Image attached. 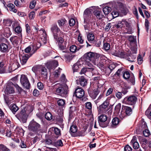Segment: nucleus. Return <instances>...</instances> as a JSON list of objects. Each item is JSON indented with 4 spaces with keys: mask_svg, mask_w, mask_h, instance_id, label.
<instances>
[{
    "mask_svg": "<svg viewBox=\"0 0 151 151\" xmlns=\"http://www.w3.org/2000/svg\"><path fill=\"white\" fill-rule=\"evenodd\" d=\"M123 20L122 21H119L117 22L114 25L113 28L116 27L117 29H121L122 27H123Z\"/></svg>",
    "mask_w": 151,
    "mask_h": 151,
    "instance_id": "29",
    "label": "nucleus"
},
{
    "mask_svg": "<svg viewBox=\"0 0 151 151\" xmlns=\"http://www.w3.org/2000/svg\"><path fill=\"white\" fill-rule=\"evenodd\" d=\"M58 65V61L55 60L48 62L46 64V67L49 70L55 69Z\"/></svg>",
    "mask_w": 151,
    "mask_h": 151,
    "instance_id": "12",
    "label": "nucleus"
},
{
    "mask_svg": "<svg viewBox=\"0 0 151 151\" xmlns=\"http://www.w3.org/2000/svg\"><path fill=\"white\" fill-rule=\"evenodd\" d=\"M38 88L40 90H42L44 88V85L42 83L39 82L37 83V84Z\"/></svg>",
    "mask_w": 151,
    "mask_h": 151,
    "instance_id": "62",
    "label": "nucleus"
},
{
    "mask_svg": "<svg viewBox=\"0 0 151 151\" xmlns=\"http://www.w3.org/2000/svg\"><path fill=\"white\" fill-rule=\"evenodd\" d=\"M19 66V63L17 62H16L13 63L11 66L9 67L8 70L9 72L11 73L17 69Z\"/></svg>",
    "mask_w": 151,
    "mask_h": 151,
    "instance_id": "21",
    "label": "nucleus"
},
{
    "mask_svg": "<svg viewBox=\"0 0 151 151\" xmlns=\"http://www.w3.org/2000/svg\"><path fill=\"white\" fill-rule=\"evenodd\" d=\"M57 103L60 106H63L65 104V101L64 99H60L57 101Z\"/></svg>",
    "mask_w": 151,
    "mask_h": 151,
    "instance_id": "37",
    "label": "nucleus"
},
{
    "mask_svg": "<svg viewBox=\"0 0 151 151\" xmlns=\"http://www.w3.org/2000/svg\"><path fill=\"white\" fill-rule=\"evenodd\" d=\"M134 46L131 47V50L132 52L133 53H136L137 50V46L136 45V44H133Z\"/></svg>",
    "mask_w": 151,
    "mask_h": 151,
    "instance_id": "51",
    "label": "nucleus"
},
{
    "mask_svg": "<svg viewBox=\"0 0 151 151\" xmlns=\"http://www.w3.org/2000/svg\"><path fill=\"white\" fill-rule=\"evenodd\" d=\"M101 11L96 10L94 12V14L97 19H102L104 17L103 15L101 14Z\"/></svg>",
    "mask_w": 151,
    "mask_h": 151,
    "instance_id": "34",
    "label": "nucleus"
},
{
    "mask_svg": "<svg viewBox=\"0 0 151 151\" xmlns=\"http://www.w3.org/2000/svg\"><path fill=\"white\" fill-rule=\"evenodd\" d=\"M123 76L124 79H128L131 76H130V74L128 72L126 71L123 73Z\"/></svg>",
    "mask_w": 151,
    "mask_h": 151,
    "instance_id": "45",
    "label": "nucleus"
},
{
    "mask_svg": "<svg viewBox=\"0 0 151 151\" xmlns=\"http://www.w3.org/2000/svg\"><path fill=\"white\" fill-rule=\"evenodd\" d=\"M34 53V52H33L31 54L29 55L27 54L24 55L22 57L20 58V60L21 64L22 65L25 64L26 63L29 58Z\"/></svg>",
    "mask_w": 151,
    "mask_h": 151,
    "instance_id": "18",
    "label": "nucleus"
},
{
    "mask_svg": "<svg viewBox=\"0 0 151 151\" xmlns=\"http://www.w3.org/2000/svg\"><path fill=\"white\" fill-rule=\"evenodd\" d=\"M36 2V1L35 0H33L31 1L29 6V8L31 9H33L35 6Z\"/></svg>",
    "mask_w": 151,
    "mask_h": 151,
    "instance_id": "48",
    "label": "nucleus"
},
{
    "mask_svg": "<svg viewBox=\"0 0 151 151\" xmlns=\"http://www.w3.org/2000/svg\"><path fill=\"white\" fill-rule=\"evenodd\" d=\"M85 94L84 91L81 88H78L75 91V94L77 98H81L83 97Z\"/></svg>",
    "mask_w": 151,
    "mask_h": 151,
    "instance_id": "15",
    "label": "nucleus"
},
{
    "mask_svg": "<svg viewBox=\"0 0 151 151\" xmlns=\"http://www.w3.org/2000/svg\"><path fill=\"white\" fill-rule=\"evenodd\" d=\"M99 89L97 87H94L93 86H91L88 90V93L90 96L93 99H96L99 93Z\"/></svg>",
    "mask_w": 151,
    "mask_h": 151,
    "instance_id": "5",
    "label": "nucleus"
},
{
    "mask_svg": "<svg viewBox=\"0 0 151 151\" xmlns=\"http://www.w3.org/2000/svg\"><path fill=\"white\" fill-rule=\"evenodd\" d=\"M40 128V126L33 120L30 122L28 128L29 129L34 132H36Z\"/></svg>",
    "mask_w": 151,
    "mask_h": 151,
    "instance_id": "7",
    "label": "nucleus"
},
{
    "mask_svg": "<svg viewBox=\"0 0 151 151\" xmlns=\"http://www.w3.org/2000/svg\"><path fill=\"white\" fill-rule=\"evenodd\" d=\"M132 149V148L129 146L127 145L124 148V151H131Z\"/></svg>",
    "mask_w": 151,
    "mask_h": 151,
    "instance_id": "64",
    "label": "nucleus"
},
{
    "mask_svg": "<svg viewBox=\"0 0 151 151\" xmlns=\"http://www.w3.org/2000/svg\"><path fill=\"white\" fill-rule=\"evenodd\" d=\"M135 57L132 54H130V55L129 56L128 58H127V60L129 61L133 62L134 61L133 60L135 59Z\"/></svg>",
    "mask_w": 151,
    "mask_h": 151,
    "instance_id": "58",
    "label": "nucleus"
},
{
    "mask_svg": "<svg viewBox=\"0 0 151 151\" xmlns=\"http://www.w3.org/2000/svg\"><path fill=\"white\" fill-rule=\"evenodd\" d=\"M8 47L7 44L3 43H0V50L3 52L8 51Z\"/></svg>",
    "mask_w": 151,
    "mask_h": 151,
    "instance_id": "25",
    "label": "nucleus"
},
{
    "mask_svg": "<svg viewBox=\"0 0 151 151\" xmlns=\"http://www.w3.org/2000/svg\"><path fill=\"white\" fill-rule=\"evenodd\" d=\"M45 117L46 119L48 120H50L51 119L54 120L53 118L52 115L50 112H47L45 114Z\"/></svg>",
    "mask_w": 151,
    "mask_h": 151,
    "instance_id": "36",
    "label": "nucleus"
},
{
    "mask_svg": "<svg viewBox=\"0 0 151 151\" xmlns=\"http://www.w3.org/2000/svg\"><path fill=\"white\" fill-rule=\"evenodd\" d=\"M58 23L61 28L66 25L67 24V21L65 18H62L58 20Z\"/></svg>",
    "mask_w": 151,
    "mask_h": 151,
    "instance_id": "23",
    "label": "nucleus"
},
{
    "mask_svg": "<svg viewBox=\"0 0 151 151\" xmlns=\"http://www.w3.org/2000/svg\"><path fill=\"white\" fill-rule=\"evenodd\" d=\"M143 134L146 137H149L151 135L150 131L147 129H146L143 131Z\"/></svg>",
    "mask_w": 151,
    "mask_h": 151,
    "instance_id": "46",
    "label": "nucleus"
},
{
    "mask_svg": "<svg viewBox=\"0 0 151 151\" xmlns=\"http://www.w3.org/2000/svg\"><path fill=\"white\" fill-rule=\"evenodd\" d=\"M84 65V63L81 59L78 60L77 62L75 63L73 66V73L74 77H77L78 76L76 75L75 72H77L80 66L81 65Z\"/></svg>",
    "mask_w": 151,
    "mask_h": 151,
    "instance_id": "13",
    "label": "nucleus"
},
{
    "mask_svg": "<svg viewBox=\"0 0 151 151\" xmlns=\"http://www.w3.org/2000/svg\"><path fill=\"white\" fill-rule=\"evenodd\" d=\"M94 34L92 32H89L87 35V38L88 40L90 41H93L94 39Z\"/></svg>",
    "mask_w": 151,
    "mask_h": 151,
    "instance_id": "33",
    "label": "nucleus"
},
{
    "mask_svg": "<svg viewBox=\"0 0 151 151\" xmlns=\"http://www.w3.org/2000/svg\"><path fill=\"white\" fill-rule=\"evenodd\" d=\"M130 143L132 145L133 148L135 149H137L139 147V144L137 141V138L135 136L133 137Z\"/></svg>",
    "mask_w": 151,
    "mask_h": 151,
    "instance_id": "20",
    "label": "nucleus"
},
{
    "mask_svg": "<svg viewBox=\"0 0 151 151\" xmlns=\"http://www.w3.org/2000/svg\"><path fill=\"white\" fill-rule=\"evenodd\" d=\"M14 87V84L12 82L8 83L5 91V93L7 95L14 93L15 92V90Z\"/></svg>",
    "mask_w": 151,
    "mask_h": 151,
    "instance_id": "11",
    "label": "nucleus"
},
{
    "mask_svg": "<svg viewBox=\"0 0 151 151\" xmlns=\"http://www.w3.org/2000/svg\"><path fill=\"white\" fill-rule=\"evenodd\" d=\"M76 108L75 106H71L70 107V110L69 111V117L71 118L73 117L74 114H73V112L74 111H75Z\"/></svg>",
    "mask_w": 151,
    "mask_h": 151,
    "instance_id": "39",
    "label": "nucleus"
},
{
    "mask_svg": "<svg viewBox=\"0 0 151 151\" xmlns=\"http://www.w3.org/2000/svg\"><path fill=\"white\" fill-rule=\"evenodd\" d=\"M76 24L75 20L73 18H71L69 22V24L70 26H73Z\"/></svg>",
    "mask_w": 151,
    "mask_h": 151,
    "instance_id": "49",
    "label": "nucleus"
},
{
    "mask_svg": "<svg viewBox=\"0 0 151 151\" xmlns=\"http://www.w3.org/2000/svg\"><path fill=\"white\" fill-rule=\"evenodd\" d=\"M18 109V107L15 104L13 105L11 108V110L14 114H15Z\"/></svg>",
    "mask_w": 151,
    "mask_h": 151,
    "instance_id": "43",
    "label": "nucleus"
},
{
    "mask_svg": "<svg viewBox=\"0 0 151 151\" xmlns=\"http://www.w3.org/2000/svg\"><path fill=\"white\" fill-rule=\"evenodd\" d=\"M58 42L59 48L61 50L65 49L66 48V42H64V40L62 37H60L58 40H55Z\"/></svg>",
    "mask_w": 151,
    "mask_h": 151,
    "instance_id": "14",
    "label": "nucleus"
},
{
    "mask_svg": "<svg viewBox=\"0 0 151 151\" xmlns=\"http://www.w3.org/2000/svg\"><path fill=\"white\" fill-rule=\"evenodd\" d=\"M128 79V82L131 83L132 85H134L135 83V79L134 76L133 75H131V76Z\"/></svg>",
    "mask_w": 151,
    "mask_h": 151,
    "instance_id": "40",
    "label": "nucleus"
},
{
    "mask_svg": "<svg viewBox=\"0 0 151 151\" xmlns=\"http://www.w3.org/2000/svg\"><path fill=\"white\" fill-rule=\"evenodd\" d=\"M121 107L120 103L118 104L115 107V110L116 112H119Z\"/></svg>",
    "mask_w": 151,
    "mask_h": 151,
    "instance_id": "52",
    "label": "nucleus"
},
{
    "mask_svg": "<svg viewBox=\"0 0 151 151\" xmlns=\"http://www.w3.org/2000/svg\"><path fill=\"white\" fill-rule=\"evenodd\" d=\"M10 150L3 144H0V151H9Z\"/></svg>",
    "mask_w": 151,
    "mask_h": 151,
    "instance_id": "42",
    "label": "nucleus"
},
{
    "mask_svg": "<svg viewBox=\"0 0 151 151\" xmlns=\"http://www.w3.org/2000/svg\"><path fill=\"white\" fill-rule=\"evenodd\" d=\"M26 32L27 33L29 34L30 33V29L29 26L28 24H26L25 25Z\"/></svg>",
    "mask_w": 151,
    "mask_h": 151,
    "instance_id": "61",
    "label": "nucleus"
},
{
    "mask_svg": "<svg viewBox=\"0 0 151 151\" xmlns=\"http://www.w3.org/2000/svg\"><path fill=\"white\" fill-rule=\"evenodd\" d=\"M122 109L125 110L126 113L127 115H129L132 113V110L129 107L122 106Z\"/></svg>",
    "mask_w": 151,
    "mask_h": 151,
    "instance_id": "31",
    "label": "nucleus"
},
{
    "mask_svg": "<svg viewBox=\"0 0 151 151\" xmlns=\"http://www.w3.org/2000/svg\"><path fill=\"white\" fill-rule=\"evenodd\" d=\"M119 122V118L117 117H115L113 119L112 121V124L111 127H114L118 124Z\"/></svg>",
    "mask_w": 151,
    "mask_h": 151,
    "instance_id": "32",
    "label": "nucleus"
},
{
    "mask_svg": "<svg viewBox=\"0 0 151 151\" xmlns=\"http://www.w3.org/2000/svg\"><path fill=\"white\" fill-rule=\"evenodd\" d=\"M20 38L17 36L11 37L10 40L14 47H17Z\"/></svg>",
    "mask_w": 151,
    "mask_h": 151,
    "instance_id": "16",
    "label": "nucleus"
},
{
    "mask_svg": "<svg viewBox=\"0 0 151 151\" xmlns=\"http://www.w3.org/2000/svg\"><path fill=\"white\" fill-rule=\"evenodd\" d=\"M137 100V98L135 96L132 95L125 98L123 102L126 104L132 105L135 104Z\"/></svg>",
    "mask_w": 151,
    "mask_h": 151,
    "instance_id": "9",
    "label": "nucleus"
},
{
    "mask_svg": "<svg viewBox=\"0 0 151 151\" xmlns=\"http://www.w3.org/2000/svg\"><path fill=\"white\" fill-rule=\"evenodd\" d=\"M61 70V69L60 68H59L58 70H56L54 72V76L56 77H58L60 74Z\"/></svg>",
    "mask_w": 151,
    "mask_h": 151,
    "instance_id": "47",
    "label": "nucleus"
},
{
    "mask_svg": "<svg viewBox=\"0 0 151 151\" xmlns=\"http://www.w3.org/2000/svg\"><path fill=\"white\" fill-rule=\"evenodd\" d=\"M70 50L71 52H75L77 50L76 47L75 45H73L70 47Z\"/></svg>",
    "mask_w": 151,
    "mask_h": 151,
    "instance_id": "54",
    "label": "nucleus"
},
{
    "mask_svg": "<svg viewBox=\"0 0 151 151\" xmlns=\"http://www.w3.org/2000/svg\"><path fill=\"white\" fill-rule=\"evenodd\" d=\"M50 29L55 40H58L60 37H62V35L64 34V33L61 31L56 24L52 25Z\"/></svg>",
    "mask_w": 151,
    "mask_h": 151,
    "instance_id": "2",
    "label": "nucleus"
},
{
    "mask_svg": "<svg viewBox=\"0 0 151 151\" xmlns=\"http://www.w3.org/2000/svg\"><path fill=\"white\" fill-rule=\"evenodd\" d=\"M128 37V40L130 42V45L135 44H136L135 42L136 41V36L134 37V36L129 35L127 37Z\"/></svg>",
    "mask_w": 151,
    "mask_h": 151,
    "instance_id": "28",
    "label": "nucleus"
},
{
    "mask_svg": "<svg viewBox=\"0 0 151 151\" xmlns=\"http://www.w3.org/2000/svg\"><path fill=\"white\" fill-rule=\"evenodd\" d=\"M14 86L15 87L19 93H21L23 91L22 89L17 84H14Z\"/></svg>",
    "mask_w": 151,
    "mask_h": 151,
    "instance_id": "44",
    "label": "nucleus"
},
{
    "mask_svg": "<svg viewBox=\"0 0 151 151\" xmlns=\"http://www.w3.org/2000/svg\"><path fill=\"white\" fill-rule=\"evenodd\" d=\"M109 100L107 99L98 108V112L100 114L106 113L109 109Z\"/></svg>",
    "mask_w": 151,
    "mask_h": 151,
    "instance_id": "4",
    "label": "nucleus"
},
{
    "mask_svg": "<svg viewBox=\"0 0 151 151\" xmlns=\"http://www.w3.org/2000/svg\"><path fill=\"white\" fill-rule=\"evenodd\" d=\"M77 130L78 128L77 126L73 125L70 127L69 132L73 136L75 137L76 136L75 133L77 132Z\"/></svg>",
    "mask_w": 151,
    "mask_h": 151,
    "instance_id": "22",
    "label": "nucleus"
},
{
    "mask_svg": "<svg viewBox=\"0 0 151 151\" xmlns=\"http://www.w3.org/2000/svg\"><path fill=\"white\" fill-rule=\"evenodd\" d=\"M67 86H60L56 88V93L62 97H65L68 93Z\"/></svg>",
    "mask_w": 151,
    "mask_h": 151,
    "instance_id": "6",
    "label": "nucleus"
},
{
    "mask_svg": "<svg viewBox=\"0 0 151 151\" xmlns=\"http://www.w3.org/2000/svg\"><path fill=\"white\" fill-rule=\"evenodd\" d=\"M100 60L104 66L105 64L108 65L109 64L111 63V61L107 59V58L104 55H102L100 57Z\"/></svg>",
    "mask_w": 151,
    "mask_h": 151,
    "instance_id": "19",
    "label": "nucleus"
},
{
    "mask_svg": "<svg viewBox=\"0 0 151 151\" xmlns=\"http://www.w3.org/2000/svg\"><path fill=\"white\" fill-rule=\"evenodd\" d=\"M16 116L20 121L23 123L26 122L27 117V115L24 109H22L20 112L17 114Z\"/></svg>",
    "mask_w": 151,
    "mask_h": 151,
    "instance_id": "8",
    "label": "nucleus"
},
{
    "mask_svg": "<svg viewBox=\"0 0 151 151\" xmlns=\"http://www.w3.org/2000/svg\"><path fill=\"white\" fill-rule=\"evenodd\" d=\"M99 123L100 124V122H105L107 120V116L104 114H102L99 116Z\"/></svg>",
    "mask_w": 151,
    "mask_h": 151,
    "instance_id": "30",
    "label": "nucleus"
},
{
    "mask_svg": "<svg viewBox=\"0 0 151 151\" xmlns=\"http://www.w3.org/2000/svg\"><path fill=\"white\" fill-rule=\"evenodd\" d=\"M112 24L111 23H109L107 24L104 29L106 31H108L109 30L112 26Z\"/></svg>",
    "mask_w": 151,
    "mask_h": 151,
    "instance_id": "53",
    "label": "nucleus"
},
{
    "mask_svg": "<svg viewBox=\"0 0 151 151\" xmlns=\"http://www.w3.org/2000/svg\"><path fill=\"white\" fill-rule=\"evenodd\" d=\"M108 65V68L106 70V71H108V72L107 74L109 75L113 70L116 67V65L115 63H113Z\"/></svg>",
    "mask_w": 151,
    "mask_h": 151,
    "instance_id": "26",
    "label": "nucleus"
},
{
    "mask_svg": "<svg viewBox=\"0 0 151 151\" xmlns=\"http://www.w3.org/2000/svg\"><path fill=\"white\" fill-rule=\"evenodd\" d=\"M122 68H121L118 69L116 72L114 74L115 75H117V76H119L121 75V73H122Z\"/></svg>",
    "mask_w": 151,
    "mask_h": 151,
    "instance_id": "60",
    "label": "nucleus"
},
{
    "mask_svg": "<svg viewBox=\"0 0 151 151\" xmlns=\"http://www.w3.org/2000/svg\"><path fill=\"white\" fill-rule=\"evenodd\" d=\"M111 10V7L109 6H106L104 7L103 10V12L105 14H108Z\"/></svg>",
    "mask_w": 151,
    "mask_h": 151,
    "instance_id": "38",
    "label": "nucleus"
},
{
    "mask_svg": "<svg viewBox=\"0 0 151 151\" xmlns=\"http://www.w3.org/2000/svg\"><path fill=\"white\" fill-rule=\"evenodd\" d=\"M40 73L43 76H46L47 74V72L46 68L45 67L42 68L40 70Z\"/></svg>",
    "mask_w": 151,
    "mask_h": 151,
    "instance_id": "41",
    "label": "nucleus"
},
{
    "mask_svg": "<svg viewBox=\"0 0 151 151\" xmlns=\"http://www.w3.org/2000/svg\"><path fill=\"white\" fill-rule=\"evenodd\" d=\"M89 67H86L87 72L89 71L91 72H93L95 70L94 66L92 65V66Z\"/></svg>",
    "mask_w": 151,
    "mask_h": 151,
    "instance_id": "57",
    "label": "nucleus"
},
{
    "mask_svg": "<svg viewBox=\"0 0 151 151\" xmlns=\"http://www.w3.org/2000/svg\"><path fill=\"white\" fill-rule=\"evenodd\" d=\"M103 47L105 50H108L110 48V45L109 43H106L104 44Z\"/></svg>",
    "mask_w": 151,
    "mask_h": 151,
    "instance_id": "50",
    "label": "nucleus"
},
{
    "mask_svg": "<svg viewBox=\"0 0 151 151\" xmlns=\"http://www.w3.org/2000/svg\"><path fill=\"white\" fill-rule=\"evenodd\" d=\"M98 58H97L96 59V60H95V61L93 63L94 65H96L99 68L102 69V68H104V65L102 63V62L100 61V60L98 61Z\"/></svg>",
    "mask_w": 151,
    "mask_h": 151,
    "instance_id": "27",
    "label": "nucleus"
},
{
    "mask_svg": "<svg viewBox=\"0 0 151 151\" xmlns=\"http://www.w3.org/2000/svg\"><path fill=\"white\" fill-rule=\"evenodd\" d=\"M99 54L90 52L85 53L81 59L84 63V65L90 67L92 66V65L90 62L91 61L93 63L96 59L99 58Z\"/></svg>",
    "mask_w": 151,
    "mask_h": 151,
    "instance_id": "1",
    "label": "nucleus"
},
{
    "mask_svg": "<svg viewBox=\"0 0 151 151\" xmlns=\"http://www.w3.org/2000/svg\"><path fill=\"white\" fill-rule=\"evenodd\" d=\"M111 14L113 16V18L117 17L119 15L118 13L116 11H114L112 12Z\"/></svg>",
    "mask_w": 151,
    "mask_h": 151,
    "instance_id": "59",
    "label": "nucleus"
},
{
    "mask_svg": "<svg viewBox=\"0 0 151 151\" xmlns=\"http://www.w3.org/2000/svg\"><path fill=\"white\" fill-rule=\"evenodd\" d=\"M92 12V9L88 8L85 10L84 13V21L87 23H90L94 25L95 21L91 19V17Z\"/></svg>",
    "mask_w": 151,
    "mask_h": 151,
    "instance_id": "3",
    "label": "nucleus"
},
{
    "mask_svg": "<svg viewBox=\"0 0 151 151\" xmlns=\"http://www.w3.org/2000/svg\"><path fill=\"white\" fill-rule=\"evenodd\" d=\"M60 80L63 83H65L67 81V80L66 79L65 76L64 74H63L61 76L60 78Z\"/></svg>",
    "mask_w": 151,
    "mask_h": 151,
    "instance_id": "63",
    "label": "nucleus"
},
{
    "mask_svg": "<svg viewBox=\"0 0 151 151\" xmlns=\"http://www.w3.org/2000/svg\"><path fill=\"white\" fill-rule=\"evenodd\" d=\"M6 72L5 66H4L3 62H0V73H4Z\"/></svg>",
    "mask_w": 151,
    "mask_h": 151,
    "instance_id": "35",
    "label": "nucleus"
},
{
    "mask_svg": "<svg viewBox=\"0 0 151 151\" xmlns=\"http://www.w3.org/2000/svg\"><path fill=\"white\" fill-rule=\"evenodd\" d=\"M123 27L126 26L127 28V29H128L127 32L129 34H131L132 33V28L126 20H123Z\"/></svg>",
    "mask_w": 151,
    "mask_h": 151,
    "instance_id": "24",
    "label": "nucleus"
},
{
    "mask_svg": "<svg viewBox=\"0 0 151 151\" xmlns=\"http://www.w3.org/2000/svg\"><path fill=\"white\" fill-rule=\"evenodd\" d=\"M20 81L23 86L27 89L29 88L30 84L27 77L25 75H21Z\"/></svg>",
    "mask_w": 151,
    "mask_h": 151,
    "instance_id": "10",
    "label": "nucleus"
},
{
    "mask_svg": "<svg viewBox=\"0 0 151 151\" xmlns=\"http://www.w3.org/2000/svg\"><path fill=\"white\" fill-rule=\"evenodd\" d=\"M76 83L78 85H80L82 86H85L87 83V80L84 77H82L78 80L76 81Z\"/></svg>",
    "mask_w": 151,
    "mask_h": 151,
    "instance_id": "17",
    "label": "nucleus"
},
{
    "mask_svg": "<svg viewBox=\"0 0 151 151\" xmlns=\"http://www.w3.org/2000/svg\"><path fill=\"white\" fill-rule=\"evenodd\" d=\"M29 17L30 19H33L35 16V13L34 11H32L29 14Z\"/></svg>",
    "mask_w": 151,
    "mask_h": 151,
    "instance_id": "55",
    "label": "nucleus"
},
{
    "mask_svg": "<svg viewBox=\"0 0 151 151\" xmlns=\"http://www.w3.org/2000/svg\"><path fill=\"white\" fill-rule=\"evenodd\" d=\"M22 28L19 26L17 27L15 29V31L17 33H20L22 32Z\"/></svg>",
    "mask_w": 151,
    "mask_h": 151,
    "instance_id": "56",
    "label": "nucleus"
}]
</instances>
